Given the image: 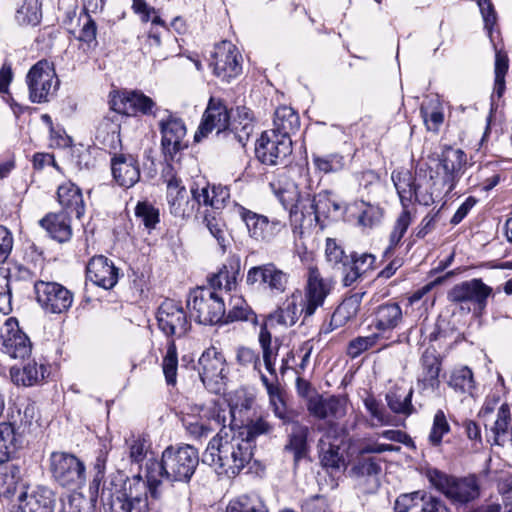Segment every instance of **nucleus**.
Masks as SVG:
<instances>
[{"label": "nucleus", "mask_w": 512, "mask_h": 512, "mask_svg": "<svg viewBox=\"0 0 512 512\" xmlns=\"http://www.w3.org/2000/svg\"><path fill=\"white\" fill-rule=\"evenodd\" d=\"M159 330L168 338L185 337L191 330V321L180 302L165 299L157 309Z\"/></svg>", "instance_id": "6e6552de"}, {"label": "nucleus", "mask_w": 512, "mask_h": 512, "mask_svg": "<svg viewBox=\"0 0 512 512\" xmlns=\"http://www.w3.org/2000/svg\"><path fill=\"white\" fill-rule=\"evenodd\" d=\"M448 385L455 392L473 395L475 380L472 370L468 366L454 369L450 375Z\"/></svg>", "instance_id": "3c124183"}, {"label": "nucleus", "mask_w": 512, "mask_h": 512, "mask_svg": "<svg viewBox=\"0 0 512 512\" xmlns=\"http://www.w3.org/2000/svg\"><path fill=\"white\" fill-rule=\"evenodd\" d=\"M391 179L403 209H408L409 204L413 201L425 206L434 202L432 193L422 192L420 185L416 183L409 171H393Z\"/></svg>", "instance_id": "412c9836"}, {"label": "nucleus", "mask_w": 512, "mask_h": 512, "mask_svg": "<svg viewBox=\"0 0 512 512\" xmlns=\"http://www.w3.org/2000/svg\"><path fill=\"white\" fill-rule=\"evenodd\" d=\"M199 464L198 450L192 445H169L161 459L146 463L145 479L131 478L123 471L112 473L103 482L101 501L105 512H150L163 496V479L189 482Z\"/></svg>", "instance_id": "f257e3e1"}, {"label": "nucleus", "mask_w": 512, "mask_h": 512, "mask_svg": "<svg viewBox=\"0 0 512 512\" xmlns=\"http://www.w3.org/2000/svg\"><path fill=\"white\" fill-rule=\"evenodd\" d=\"M350 472L356 477H376L381 473V466L374 457L359 458Z\"/></svg>", "instance_id": "13d9d810"}, {"label": "nucleus", "mask_w": 512, "mask_h": 512, "mask_svg": "<svg viewBox=\"0 0 512 512\" xmlns=\"http://www.w3.org/2000/svg\"><path fill=\"white\" fill-rule=\"evenodd\" d=\"M51 472L63 487H79L85 480V466L76 456L64 452L51 455Z\"/></svg>", "instance_id": "2eb2a0df"}, {"label": "nucleus", "mask_w": 512, "mask_h": 512, "mask_svg": "<svg viewBox=\"0 0 512 512\" xmlns=\"http://www.w3.org/2000/svg\"><path fill=\"white\" fill-rule=\"evenodd\" d=\"M428 478L430 483L454 505H467L481 495L480 483L475 474L456 477L432 469L428 473Z\"/></svg>", "instance_id": "7ed1b4c3"}, {"label": "nucleus", "mask_w": 512, "mask_h": 512, "mask_svg": "<svg viewBox=\"0 0 512 512\" xmlns=\"http://www.w3.org/2000/svg\"><path fill=\"white\" fill-rule=\"evenodd\" d=\"M325 256L334 268H338L348 258L343 247L333 238L326 239Z\"/></svg>", "instance_id": "774afa93"}, {"label": "nucleus", "mask_w": 512, "mask_h": 512, "mask_svg": "<svg viewBox=\"0 0 512 512\" xmlns=\"http://www.w3.org/2000/svg\"><path fill=\"white\" fill-rule=\"evenodd\" d=\"M253 455L250 444L237 435L234 434L231 440H223L217 434L203 452L202 462L214 467L218 474L230 477L238 475L250 463Z\"/></svg>", "instance_id": "f03ea898"}, {"label": "nucleus", "mask_w": 512, "mask_h": 512, "mask_svg": "<svg viewBox=\"0 0 512 512\" xmlns=\"http://www.w3.org/2000/svg\"><path fill=\"white\" fill-rule=\"evenodd\" d=\"M450 432V425L443 410H437L433 418L432 428L429 433V443L438 447L442 443L443 436Z\"/></svg>", "instance_id": "4d7b16f0"}, {"label": "nucleus", "mask_w": 512, "mask_h": 512, "mask_svg": "<svg viewBox=\"0 0 512 512\" xmlns=\"http://www.w3.org/2000/svg\"><path fill=\"white\" fill-rule=\"evenodd\" d=\"M377 340L378 336L376 334L369 336H358L348 343L346 353L350 358L355 359L359 357L363 352L374 347L377 343Z\"/></svg>", "instance_id": "bf43d9fd"}, {"label": "nucleus", "mask_w": 512, "mask_h": 512, "mask_svg": "<svg viewBox=\"0 0 512 512\" xmlns=\"http://www.w3.org/2000/svg\"><path fill=\"white\" fill-rule=\"evenodd\" d=\"M61 512H95V502L82 494L70 495L63 503Z\"/></svg>", "instance_id": "680f3d73"}, {"label": "nucleus", "mask_w": 512, "mask_h": 512, "mask_svg": "<svg viewBox=\"0 0 512 512\" xmlns=\"http://www.w3.org/2000/svg\"><path fill=\"white\" fill-rule=\"evenodd\" d=\"M225 422V410L217 406L201 408L198 416L192 415L183 419L186 431L195 440L208 437L220 426L225 428Z\"/></svg>", "instance_id": "6ab92c4d"}, {"label": "nucleus", "mask_w": 512, "mask_h": 512, "mask_svg": "<svg viewBox=\"0 0 512 512\" xmlns=\"http://www.w3.org/2000/svg\"><path fill=\"white\" fill-rule=\"evenodd\" d=\"M403 321V313L396 302H387L377 306L373 313V325L380 332L391 331Z\"/></svg>", "instance_id": "c9c22d12"}, {"label": "nucleus", "mask_w": 512, "mask_h": 512, "mask_svg": "<svg viewBox=\"0 0 512 512\" xmlns=\"http://www.w3.org/2000/svg\"><path fill=\"white\" fill-rule=\"evenodd\" d=\"M134 215L136 220L149 231L155 229L160 222L159 209L147 200L138 201Z\"/></svg>", "instance_id": "864d4df0"}, {"label": "nucleus", "mask_w": 512, "mask_h": 512, "mask_svg": "<svg viewBox=\"0 0 512 512\" xmlns=\"http://www.w3.org/2000/svg\"><path fill=\"white\" fill-rule=\"evenodd\" d=\"M57 201L62 207L63 213L69 215L75 214L77 219H81L86 210L85 201L81 188L68 180L57 188Z\"/></svg>", "instance_id": "c756f323"}, {"label": "nucleus", "mask_w": 512, "mask_h": 512, "mask_svg": "<svg viewBox=\"0 0 512 512\" xmlns=\"http://www.w3.org/2000/svg\"><path fill=\"white\" fill-rule=\"evenodd\" d=\"M395 512H451L440 498L428 495L425 491H415L400 495L394 507Z\"/></svg>", "instance_id": "4be33fe9"}, {"label": "nucleus", "mask_w": 512, "mask_h": 512, "mask_svg": "<svg viewBox=\"0 0 512 512\" xmlns=\"http://www.w3.org/2000/svg\"><path fill=\"white\" fill-rule=\"evenodd\" d=\"M312 163L315 171L322 174L338 173L346 166L345 156L334 152L324 155L312 153Z\"/></svg>", "instance_id": "c03bdc74"}, {"label": "nucleus", "mask_w": 512, "mask_h": 512, "mask_svg": "<svg viewBox=\"0 0 512 512\" xmlns=\"http://www.w3.org/2000/svg\"><path fill=\"white\" fill-rule=\"evenodd\" d=\"M292 151L291 138L275 132L264 131L255 144L256 158L269 166H287L291 162Z\"/></svg>", "instance_id": "0eeeda50"}, {"label": "nucleus", "mask_w": 512, "mask_h": 512, "mask_svg": "<svg viewBox=\"0 0 512 512\" xmlns=\"http://www.w3.org/2000/svg\"><path fill=\"white\" fill-rule=\"evenodd\" d=\"M199 377L210 391L218 393L227 379L226 359L215 347L206 349L198 360Z\"/></svg>", "instance_id": "ddd939ff"}, {"label": "nucleus", "mask_w": 512, "mask_h": 512, "mask_svg": "<svg viewBox=\"0 0 512 512\" xmlns=\"http://www.w3.org/2000/svg\"><path fill=\"white\" fill-rule=\"evenodd\" d=\"M309 434L310 429L308 426L298 421L293 422L292 431L288 435L283 450L293 454L294 467H297L303 459L308 458L310 450L308 444Z\"/></svg>", "instance_id": "72a5a7b5"}, {"label": "nucleus", "mask_w": 512, "mask_h": 512, "mask_svg": "<svg viewBox=\"0 0 512 512\" xmlns=\"http://www.w3.org/2000/svg\"><path fill=\"white\" fill-rule=\"evenodd\" d=\"M306 406L309 414L316 419L324 420L331 418L339 420L347 413V398L340 395L324 398L316 393L307 399Z\"/></svg>", "instance_id": "b1692460"}, {"label": "nucleus", "mask_w": 512, "mask_h": 512, "mask_svg": "<svg viewBox=\"0 0 512 512\" xmlns=\"http://www.w3.org/2000/svg\"><path fill=\"white\" fill-rule=\"evenodd\" d=\"M240 59L241 55L236 47L229 41H223L215 46L209 66L213 68L215 76L229 82L242 71Z\"/></svg>", "instance_id": "a211bd4d"}, {"label": "nucleus", "mask_w": 512, "mask_h": 512, "mask_svg": "<svg viewBox=\"0 0 512 512\" xmlns=\"http://www.w3.org/2000/svg\"><path fill=\"white\" fill-rule=\"evenodd\" d=\"M226 512H269L263 500L259 495L243 494L234 500H231L226 508Z\"/></svg>", "instance_id": "de8ad7c7"}, {"label": "nucleus", "mask_w": 512, "mask_h": 512, "mask_svg": "<svg viewBox=\"0 0 512 512\" xmlns=\"http://www.w3.org/2000/svg\"><path fill=\"white\" fill-rule=\"evenodd\" d=\"M412 218L411 213L408 209H403L402 212L397 217L395 224L393 226V230L389 236V245L385 249L383 253L384 258H390L394 254L395 248L399 245L401 239L407 232L411 224Z\"/></svg>", "instance_id": "49530a36"}, {"label": "nucleus", "mask_w": 512, "mask_h": 512, "mask_svg": "<svg viewBox=\"0 0 512 512\" xmlns=\"http://www.w3.org/2000/svg\"><path fill=\"white\" fill-rule=\"evenodd\" d=\"M111 170L117 184L124 188L133 187L140 179L139 163L131 154H115Z\"/></svg>", "instance_id": "cd10ccee"}, {"label": "nucleus", "mask_w": 512, "mask_h": 512, "mask_svg": "<svg viewBox=\"0 0 512 512\" xmlns=\"http://www.w3.org/2000/svg\"><path fill=\"white\" fill-rule=\"evenodd\" d=\"M493 295V288L481 278H472L454 285L447 293V299L461 310L482 316L487 308L488 299Z\"/></svg>", "instance_id": "39448f33"}, {"label": "nucleus", "mask_w": 512, "mask_h": 512, "mask_svg": "<svg viewBox=\"0 0 512 512\" xmlns=\"http://www.w3.org/2000/svg\"><path fill=\"white\" fill-rule=\"evenodd\" d=\"M34 292L37 302L49 313H64L73 303V293L57 282L35 281Z\"/></svg>", "instance_id": "4468645a"}, {"label": "nucleus", "mask_w": 512, "mask_h": 512, "mask_svg": "<svg viewBox=\"0 0 512 512\" xmlns=\"http://www.w3.org/2000/svg\"><path fill=\"white\" fill-rule=\"evenodd\" d=\"M230 421L239 420L257 413L258 406L255 396L246 389H237L229 399Z\"/></svg>", "instance_id": "e433bc0d"}, {"label": "nucleus", "mask_w": 512, "mask_h": 512, "mask_svg": "<svg viewBox=\"0 0 512 512\" xmlns=\"http://www.w3.org/2000/svg\"><path fill=\"white\" fill-rule=\"evenodd\" d=\"M235 321L251 322L253 325H257L258 323L257 315L241 297L234 300L228 311L225 310L223 325L233 323Z\"/></svg>", "instance_id": "09e8293b"}, {"label": "nucleus", "mask_w": 512, "mask_h": 512, "mask_svg": "<svg viewBox=\"0 0 512 512\" xmlns=\"http://www.w3.org/2000/svg\"><path fill=\"white\" fill-rule=\"evenodd\" d=\"M375 261L376 257L371 253L351 252L348 258L337 268L342 274L343 286H353L362 279L374 269Z\"/></svg>", "instance_id": "a878e982"}, {"label": "nucleus", "mask_w": 512, "mask_h": 512, "mask_svg": "<svg viewBox=\"0 0 512 512\" xmlns=\"http://www.w3.org/2000/svg\"><path fill=\"white\" fill-rule=\"evenodd\" d=\"M273 129L269 132H275L279 136L291 138L300 128L299 114L291 107H278L274 113Z\"/></svg>", "instance_id": "4c0bfd02"}, {"label": "nucleus", "mask_w": 512, "mask_h": 512, "mask_svg": "<svg viewBox=\"0 0 512 512\" xmlns=\"http://www.w3.org/2000/svg\"><path fill=\"white\" fill-rule=\"evenodd\" d=\"M230 118V112L225 101L221 98L210 97L198 130L194 135V141L199 142L214 129H216L218 137L230 136Z\"/></svg>", "instance_id": "f8f14e48"}, {"label": "nucleus", "mask_w": 512, "mask_h": 512, "mask_svg": "<svg viewBox=\"0 0 512 512\" xmlns=\"http://www.w3.org/2000/svg\"><path fill=\"white\" fill-rule=\"evenodd\" d=\"M119 268L104 255L93 256L86 266V278L105 290L112 289L119 280Z\"/></svg>", "instance_id": "393cba45"}, {"label": "nucleus", "mask_w": 512, "mask_h": 512, "mask_svg": "<svg viewBox=\"0 0 512 512\" xmlns=\"http://www.w3.org/2000/svg\"><path fill=\"white\" fill-rule=\"evenodd\" d=\"M240 219L245 223L249 236L262 242L272 241L285 228V224L278 220H270L267 216L258 214L236 204Z\"/></svg>", "instance_id": "dca6fc26"}, {"label": "nucleus", "mask_w": 512, "mask_h": 512, "mask_svg": "<svg viewBox=\"0 0 512 512\" xmlns=\"http://www.w3.org/2000/svg\"><path fill=\"white\" fill-rule=\"evenodd\" d=\"M129 447V459L132 463L141 464L146 458L149 444L142 436H132L126 441Z\"/></svg>", "instance_id": "0e129e2a"}, {"label": "nucleus", "mask_w": 512, "mask_h": 512, "mask_svg": "<svg viewBox=\"0 0 512 512\" xmlns=\"http://www.w3.org/2000/svg\"><path fill=\"white\" fill-rule=\"evenodd\" d=\"M232 431H237V436L250 444L254 452L256 439L260 436H269L274 431V425L268 420V415L261 412L253 413L249 417L239 420H231L229 423Z\"/></svg>", "instance_id": "aec40b11"}, {"label": "nucleus", "mask_w": 512, "mask_h": 512, "mask_svg": "<svg viewBox=\"0 0 512 512\" xmlns=\"http://www.w3.org/2000/svg\"><path fill=\"white\" fill-rule=\"evenodd\" d=\"M6 334L3 336L2 351L14 359H25L30 356L32 343L29 337L19 328L16 318L5 321Z\"/></svg>", "instance_id": "bb28decb"}, {"label": "nucleus", "mask_w": 512, "mask_h": 512, "mask_svg": "<svg viewBox=\"0 0 512 512\" xmlns=\"http://www.w3.org/2000/svg\"><path fill=\"white\" fill-rule=\"evenodd\" d=\"M48 368L45 365L37 367V363H28L22 369L11 368L10 375L16 385L33 386L44 379Z\"/></svg>", "instance_id": "79ce46f5"}, {"label": "nucleus", "mask_w": 512, "mask_h": 512, "mask_svg": "<svg viewBox=\"0 0 512 512\" xmlns=\"http://www.w3.org/2000/svg\"><path fill=\"white\" fill-rule=\"evenodd\" d=\"M25 82L32 103L49 102L59 86L53 62L47 59L37 61L26 74Z\"/></svg>", "instance_id": "423d86ee"}, {"label": "nucleus", "mask_w": 512, "mask_h": 512, "mask_svg": "<svg viewBox=\"0 0 512 512\" xmlns=\"http://www.w3.org/2000/svg\"><path fill=\"white\" fill-rule=\"evenodd\" d=\"M119 129V125L109 119H104L97 129L96 139L105 148L116 150L121 142Z\"/></svg>", "instance_id": "5fc2aeb1"}, {"label": "nucleus", "mask_w": 512, "mask_h": 512, "mask_svg": "<svg viewBox=\"0 0 512 512\" xmlns=\"http://www.w3.org/2000/svg\"><path fill=\"white\" fill-rule=\"evenodd\" d=\"M289 282V274L281 270L273 262L251 267L246 274V284L259 291H267L272 295L285 292Z\"/></svg>", "instance_id": "9b49d317"}, {"label": "nucleus", "mask_w": 512, "mask_h": 512, "mask_svg": "<svg viewBox=\"0 0 512 512\" xmlns=\"http://www.w3.org/2000/svg\"><path fill=\"white\" fill-rule=\"evenodd\" d=\"M331 291V284L319 277V275L310 274L305 295L302 312H304V320L311 317L318 307L322 306L326 297Z\"/></svg>", "instance_id": "c85d7f7f"}, {"label": "nucleus", "mask_w": 512, "mask_h": 512, "mask_svg": "<svg viewBox=\"0 0 512 512\" xmlns=\"http://www.w3.org/2000/svg\"><path fill=\"white\" fill-rule=\"evenodd\" d=\"M320 462L324 468L332 470H339L345 464L344 457L340 453V447L333 444H329L326 450L322 449Z\"/></svg>", "instance_id": "e2e57ef3"}, {"label": "nucleus", "mask_w": 512, "mask_h": 512, "mask_svg": "<svg viewBox=\"0 0 512 512\" xmlns=\"http://www.w3.org/2000/svg\"><path fill=\"white\" fill-rule=\"evenodd\" d=\"M253 130V112L245 106L237 107L236 116L232 120L230 119V135L244 145Z\"/></svg>", "instance_id": "58836bf2"}, {"label": "nucleus", "mask_w": 512, "mask_h": 512, "mask_svg": "<svg viewBox=\"0 0 512 512\" xmlns=\"http://www.w3.org/2000/svg\"><path fill=\"white\" fill-rule=\"evenodd\" d=\"M15 428L11 423H0V464L9 461L16 452Z\"/></svg>", "instance_id": "6e6d98bb"}, {"label": "nucleus", "mask_w": 512, "mask_h": 512, "mask_svg": "<svg viewBox=\"0 0 512 512\" xmlns=\"http://www.w3.org/2000/svg\"><path fill=\"white\" fill-rule=\"evenodd\" d=\"M186 307L190 318L200 325H223L225 303L223 297L214 289L202 286L190 290Z\"/></svg>", "instance_id": "20e7f679"}, {"label": "nucleus", "mask_w": 512, "mask_h": 512, "mask_svg": "<svg viewBox=\"0 0 512 512\" xmlns=\"http://www.w3.org/2000/svg\"><path fill=\"white\" fill-rule=\"evenodd\" d=\"M197 210L196 203L192 198L189 200L187 193L180 197L169 206L170 213L180 219H189Z\"/></svg>", "instance_id": "052dcab7"}, {"label": "nucleus", "mask_w": 512, "mask_h": 512, "mask_svg": "<svg viewBox=\"0 0 512 512\" xmlns=\"http://www.w3.org/2000/svg\"><path fill=\"white\" fill-rule=\"evenodd\" d=\"M443 357L434 345H429L420 357L421 374L417 379V386L421 392L436 391L440 387V372Z\"/></svg>", "instance_id": "5701e85b"}, {"label": "nucleus", "mask_w": 512, "mask_h": 512, "mask_svg": "<svg viewBox=\"0 0 512 512\" xmlns=\"http://www.w3.org/2000/svg\"><path fill=\"white\" fill-rule=\"evenodd\" d=\"M413 389L407 392L402 388L391 389L386 394V402L389 409L395 414L410 416L417 413V409L412 405Z\"/></svg>", "instance_id": "a19ab883"}, {"label": "nucleus", "mask_w": 512, "mask_h": 512, "mask_svg": "<svg viewBox=\"0 0 512 512\" xmlns=\"http://www.w3.org/2000/svg\"><path fill=\"white\" fill-rule=\"evenodd\" d=\"M22 512H54L56 506L55 493L47 487H37L30 493L19 497Z\"/></svg>", "instance_id": "7c9ffc66"}, {"label": "nucleus", "mask_w": 512, "mask_h": 512, "mask_svg": "<svg viewBox=\"0 0 512 512\" xmlns=\"http://www.w3.org/2000/svg\"><path fill=\"white\" fill-rule=\"evenodd\" d=\"M327 194L318 193L314 196L307 194L306 196H300L297 203L290 209V216L297 215V209L301 210V217L314 216V220L319 223L322 216L321 208L327 203Z\"/></svg>", "instance_id": "ea45409f"}, {"label": "nucleus", "mask_w": 512, "mask_h": 512, "mask_svg": "<svg viewBox=\"0 0 512 512\" xmlns=\"http://www.w3.org/2000/svg\"><path fill=\"white\" fill-rule=\"evenodd\" d=\"M191 198L194 199L197 210L200 209L201 206L210 207L212 209V186L208 182H206L203 186L196 182H194L190 186Z\"/></svg>", "instance_id": "338daca9"}, {"label": "nucleus", "mask_w": 512, "mask_h": 512, "mask_svg": "<svg viewBox=\"0 0 512 512\" xmlns=\"http://www.w3.org/2000/svg\"><path fill=\"white\" fill-rule=\"evenodd\" d=\"M21 480V470L16 464L10 463L0 466V496L9 498L17 490Z\"/></svg>", "instance_id": "a18cd8bd"}, {"label": "nucleus", "mask_w": 512, "mask_h": 512, "mask_svg": "<svg viewBox=\"0 0 512 512\" xmlns=\"http://www.w3.org/2000/svg\"><path fill=\"white\" fill-rule=\"evenodd\" d=\"M15 20L20 26L35 27L39 25L42 20V1L23 0L16 10Z\"/></svg>", "instance_id": "37998d69"}, {"label": "nucleus", "mask_w": 512, "mask_h": 512, "mask_svg": "<svg viewBox=\"0 0 512 512\" xmlns=\"http://www.w3.org/2000/svg\"><path fill=\"white\" fill-rule=\"evenodd\" d=\"M203 221L210 234L217 240L222 253H225L227 247L230 245L225 223L217 216V212L209 210L204 212Z\"/></svg>", "instance_id": "8fccbe9b"}, {"label": "nucleus", "mask_w": 512, "mask_h": 512, "mask_svg": "<svg viewBox=\"0 0 512 512\" xmlns=\"http://www.w3.org/2000/svg\"><path fill=\"white\" fill-rule=\"evenodd\" d=\"M303 304L302 293L296 290L286 299L283 308H279L269 314L268 320L285 326H293L300 316L304 317V312H302Z\"/></svg>", "instance_id": "f704fd0d"}, {"label": "nucleus", "mask_w": 512, "mask_h": 512, "mask_svg": "<svg viewBox=\"0 0 512 512\" xmlns=\"http://www.w3.org/2000/svg\"><path fill=\"white\" fill-rule=\"evenodd\" d=\"M166 354L162 360V370L166 384L174 387L177 384L178 353L175 339L167 341Z\"/></svg>", "instance_id": "603ef678"}, {"label": "nucleus", "mask_w": 512, "mask_h": 512, "mask_svg": "<svg viewBox=\"0 0 512 512\" xmlns=\"http://www.w3.org/2000/svg\"><path fill=\"white\" fill-rule=\"evenodd\" d=\"M109 105L114 112L128 117L155 116L157 109L156 102L140 90L113 91L110 93Z\"/></svg>", "instance_id": "9d476101"}, {"label": "nucleus", "mask_w": 512, "mask_h": 512, "mask_svg": "<svg viewBox=\"0 0 512 512\" xmlns=\"http://www.w3.org/2000/svg\"><path fill=\"white\" fill-rule=\"evenodd\" d=\"M39 225L58 243H67L72 238L71 216L67 213H48L39 220Z\"/></svg>", "instance_id": "473e14b6"}, {"label": "nucleus", "mask_w": 512, "mask_h": 512, "mask_svg": "<svg viewBox=\"0 0 512 512\" xmlns=\"http://www.w3.org/2000/svg\"><path fill=\"white\" fill-rule=\"evenodd\" d=\"M360 301L361 297L358 294L345 298L332 313L330 320L322 324L320 333L328 334L355 318L360 308Z\"/></svg>", "instance_id": "2f4dec72"}, {"label": "nucleus", "mask_w": 512, "mask_h": 512, "mask_svg": "<svg viewBox=\"0 0 512 512\" xmlns=\"http://www.w3.org/2000/svg\"><path fill=\"white\" fill-rule=\"evenodd\" d=\"M364 209L361 210L358 216V223L364 227H373L381 222L383 217V210L371 204L362 202Z\"/></svg>", "instance_id": "69168bd1"}, {"label": "nucleus", "mask_w": 512, "mask_h": 512, "mask_svg": "<svg viewBox=\"0 0 512 512\" xmlns=\"http://www.w3.org/2000/svg\"><path fill=\"white\" fill-rule=\"evenodd\" d=\"M467 154L460 148L444 146L438 156V170L442 175V183L451 193L457 186L467 168Z\"/></svg>", "instance_id": "f3484780"}, {"label": "nucleus", "mask_w": 512, "mask_h": 512, "mask_svg": "<svg viewBox=\"0 0 512 512\" xmlns=\"http://www.w3.org/2000/svg\"><path fill=\"white\" fill-rule=\"evenodd\" d=\"M167 113V116L159 121L161 151L164 159L174 161L177 154L189 147V141L186 139L187 128L183 119L170 111Z\"/></svg>", "instance_id": "1a4fd4ad"}]
</instances>
